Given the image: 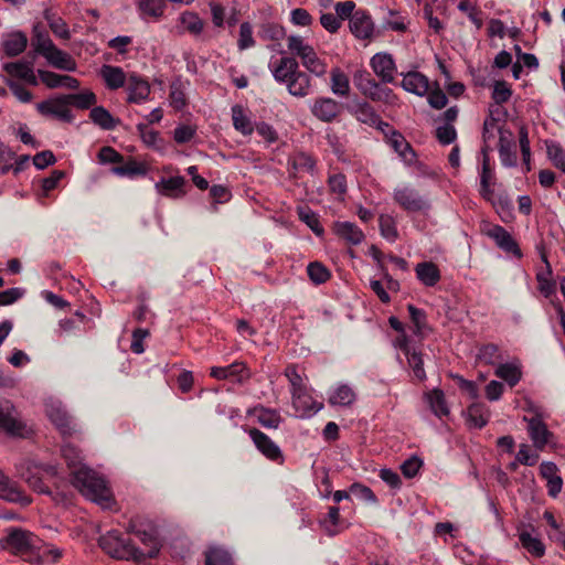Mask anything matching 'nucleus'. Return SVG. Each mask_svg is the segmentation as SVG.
Segmentation results:
<instances>
[{
	"mask_svg": "<svg viewBox=\"0 0 565 565\" xmlns=\"http://www.w3.org/2000/svg\"><path fill=\"white\" fill-rule=\"evenodd\" d=\"M67 98L70 106L73 105L79 109H87L95 105L97 102L96 95L90 90L82 92L78 94H68Z\"/></svg>",
	"mask_w": 565,
	"mask_h": 565,
	"instance_id": "53",
	"label": "nucleus"
},
{
	"mask_svg": "<svg viewBox=\"0 0 565 565\" xmlns=\"http://www.w3.org/2000/svg\"><path fill=\"white\" fill-rule=\"evenodd\" d=\"M44 58L51 66L62 71L75 72L77 68V63L72 55L57 46L46 54Z\"/></svg>",
	"mask_w": 565,
	"mask_h": 565,
	"instance_id": "32",
	"label": "nucleus"
},
{
	"mask_svg": "<svg viewBox=\"0 0 565 565\" xmlns=\"http://www.w3.org/2000/svg\"><path fill=\"white\" fill-rule=\"evenodd\" d=\"M287 47L291 54L300 58L302 65L317 55L313 46L300 35H289L287 38Z\"/></svg>",
	"mask_w": 565,
	"mask_h": 565,
	"instance_id": "26",
	"label": "nucleus"
},
{
	"mask_svg": "<svg viewBox=\"0 0 565 565\" xmlns=\"http://www.w3.org/2000/svg\"><path fill=\"white\" fill-rule=\"evenodd\" d=\"M483 160H482V170L480 174V195L487 200L492 201L493 199V189L494 184V173L490 167L488 151L482 149Z\"/></svg>",
	"mask_w": 565,
	"mask_h": 565,
	"instance_id": "31",
	"label": "nucleus"
},
{
	"mask_svg": "<svg viewBox=\"0 0 565 565\" xmlns=\"http://www.w3.org/2000/svg\"><path fill=\"white\" fill-rule=\"evenodd\" d=\"M526 411L531 416H524L523 422L526 423L527 435L533 444V447L542 451L552 441L554 434L548 429L544 422V415L541 408L533 403H527Z\"/></svg>",
	"mask_w": 565,
	"mask_h": 565,
	"instance_id": "4",
	"label": "nucleus"
},
{
	"mask_svg": "<svg viewBox=\"0 0 565 565\" xmlns=\"http://www.w3.org/2000/svg\"><path fill=\"white\" fill-rule=\"evenodd\" d=\"M275 81L286 85L288 93L295 97L303 98L311 93V78L299 70L297 60L292 56H282L269 64Z\"/></svg>",
	"mask_w": 565,
	"mask_h": 565,
	"instance_id": "2",
	"label": "nucleus"
},
{
	"mask_svg": "<svg viewBox=\"0 0 565 565\" xmlns=\"http://www.w3.org/2000/svg\"><path fill=\"white\" fill-rule=\"evenodd\" d=\"M138 7L142 18L159 20L164 13L167 0H139Z\"/></svg>",
	"mask_w": 565,
	"mask_h": 565,
	"instance_id": "40",
	"label": "nucleus"
},
{
	"mask_svg": "<svg viewBox=\"0 0 565 565\" xmlns=\"http://www.w3.org/2000/svg\"><path fill=\"white\" fill-rule=\"evenodd\" d=\"M249 415L257 418V422L265 428H278L281 423L280 414L275 409L265 408L263 406L254 407L248 411Z\"/></svg>",
	"mask_w": 565,
	"mask_h": 565,
	"instance_id": "36",
	"label": "nucleus"
},
{
	"mask_svg": "<svg viewBox=\"0 0 565 565\" xmlns=\"http://www.w3.org/2000/svg\"><path fill=\"white\" fill-rule=\"evenodd\" d=\"M427 402L431 412L438 416H447L449 414V408L447 406L445 395L440 390H433L426 395Z\"/></svg>",
	"mask_w": 565,
	"mask_h": 565,
	"instance_id": "46",
	"label": "nucleus"
},
{
	"mask_svg": "<svg viewBox=\"0 0 565 565\" xmlns=\"http://www.w3.org/2000/svg\"><path fill=\"white\" fill-rule=\"evenodd\" d=\"M349 25L354 36L361 40L370 39L374 31L371 17L364 11H355L350 19Z\"/></svg>",
	"mask_w": 565,
	"mask_h": 565,
	"instance_id": "21",
	"label": "nucleus"
},
{
	"mask_svg": "<svg viewBox=\"0 0 565 565\" xmlns=\"http://www.w3.org/2000/svg\"><path fill=\"white\" fill-rule=\"evenodd\" d=\"M46 415L63 435H70L74 430L72 418L61 402H49L46 404Z\"/></svg>",
	"mask_w": 565,
	"mask_h": 565,
	"instance_id": "11",
	"label": "nucleus"
},
{
	"mask_svg": "<svg viewBox=\"0 0 565 565\" xmlns=\"http://www.w3.org/2000/svg\"><path fill=\"white\" fill-rule=\"evenodd\" d=\"M39 77L41 82L49 88L65 87L68 89H77L79 82L70 75H61L51 71L39 70Z\"/></svg>",
	"mask_w": 565,
	"mask_h": 565,
	"instance_id": "20",
	"label": "nucleus"
},
{
	"mask_svg": "<svg viewBox=\"0 0 565 565\" xmlns=\"http://www.w3.org/2000/svg\"><path fill=\"white\" fill-rule=\"evenodd\" d=\"M308 276L315 284H323L329 277V270L320 263H310L307 267Z\"/></svg>",
	"mask_w": 565,
	"mask_h": 565,
	"instance_id": "58",
	"label": "nucleus"
},
{
	"mask_svg": "<svg viewBox=\"0 0 565 565\" xmlns=\"http://www.w3.org/2000/svg\"><path fill=\"white\" fill-rule=\"evenodd\" d=\"M210 375L216 380L243 382L249 377V372L243 362L236 361L226 366L211 367Z\"/></svg>",
	"mask_w": 565,
	"mask_h": 565,
	"instance_id": "14",
	"label": "nucleus"
},
{
	"mask_svg": "<svg viewBox=\"0 0 565 565\" xmlns=\"http://www.w3.org/2000/svg\"><path fill=\"white\" fill-rule=\"evenodd\" d=\"M292 404L300 417H310L322 408L306 390L292 394Z\"/></svg>",
	"mask_w": 565,
	"mask_h": 565,
	"instance_id": "25",
	"label": "nucleus"
},
{
	"mask_svg": "<svg viewBox=\"0 0 565 565\" xmlns=\"http://www.w3.org/2000/svg\"><path fill=\"white\" fill-rule=\"evenodd\" d=\"M36 109L43 116H52L66 122L73 120L67 95L51 97L46 100L38 103Z\"/></svg>",
	"mask_w": 565,
	"mask_h": 565,
	"instance_id": "8",
	"label": "nucleus"
},
{
	"mask_svg": "<svg viewBox=\"0 0 565 565\" xmlns=\"http://www.w3.org/2000/svg\"><path fill=\"white\" fill-rule=\"evenodd\" d=\"M2 68L11 77L22 79L25 83L33 86H36L39 84L32 64L29 62L18 61L6 63L3 64Z\"/></svg>",
	"mask_w": 565,
	"mask_h": 565,
	"instance_id": "18",
	"label": "nucleus"
},
{
	"mask_svg": "<svg viewBox=\"0 0 565 565\" xmlns=\"http://www.w3.org/2000/svg\"><path fill=\"white\" fill-rule=\"evenodd\" d=\"M33 44L35 51L43 57L56 46L46 33L41 32L35 34Z\"/></svg>",
	"mask_w": 565,
	"mask_h": 565,
	"instance_id": "59",
	"label": "nucleus"
},
{
	"mask_svg": "<svg viewBox=\"0 0 565 565\" xmlns=\"http://www.w3.org/2000/svg\"><path fill=\"white\" fill-rule=\"evenodd\" d=\"M393 199L396 204L407 212H427L430 209L428 198L419 194L417 190L409 185L395 188Z\"/></svg>",
	"mask_w": 565,
	"mask_h": 565,
	"instance_id": "6",
	"label": "nucleus"
},
{
	"mask_svg": "<svg viewBox=\"0 0 565 565\" xmlns=\"http://www.w3.org/2000/svg\"><path fill=\"white\" fill-rule=\"evenodd\" d=\"M130 532L148 548L141 551V561L146 558H152L159 553V543L153 531H146L137 529L135 525L130 526Z\"/></svg>",
	"mask_w": 565,
	"mask_h": 565,
	"instance_id": "33",
	"label": "nucleus"
},
{
	"mask_svg": "<svg viewBox=\"0 0 565 565\" xmlns=\"http://www.w3.org/2000/svg\"><path fill=\"white\" fill-rule=\"evenodd\" d=\"M0 428L10 435L21 436L24 430L23 423L18 418L13 404L0 398Z\"/></svg>",
	"mask_w": 565,
	"mask_h": 565,
	"instance_id": "10",
	"label": "nucleus"
},
{
	"mask_svg": "<svg viewBox=\"0 0 565 565\" xmlns=\"http://www.w3.org/2000/svg\"><path fill=\"white\" fill-rule=\"evenodd\" d=\"M127 92L129 103L140 104L148 99L150 95L149 83L136 74H131L127 79Z\"/></svg>",
	"mask_w": 565,
	"mask_h": 565,
	"instance_id": "19",
	"label": "nucleus"
},
{
	"mask_svg": "<svg viewBox=\"0 0 565 565\" xmlns=\"http://www.w3.org/2000/svg\"><path fill=\"white\" fill-rule=\"evenodd\" d=\"M340 520V511L337 507H331L328 512L327 519L322 522L326 532L329 535H335L338 533L337 526Z\"/></svg>",
	"mask_w": 565,
	"mask_h": 565,
	"instance_id": "63",
	"label": "nucleus"
},
{
	"mask_svg": "<svg viewBox=\"0 0 565 565\" xmlns=\"http://www.w3.org/2000/svg\"><path fill=\"white\" fill-rule=\"evenodd\" d=\"M340 111L341 105L330 97H320L316 99L311 107L313 116L324 122L332 121Z\"/></svg>",
	"mask_w": 565,
	"mask_h": 565,
	"instance_id": "17",
	"label": "nucleus"
},
{
	"mask_svg": "<svg viewBox=\"0 0 565 565\" xmlns=\"http://www.w3.org/2000/svg\"><path fill=\"white\" fill-rule=\"evenodd\" d=\"M206 565H233L231 555L222 548L212 547L205 554Z\"/></svg>",
	"mask_w": 565,
	"mask_h": 565,
	"instance_id": "54",
	"label": "nucleus"
},
{
	"mask_svg": "<svg viewBox=\"0 0 565 565\" xmlns=\"http://www.w3.org/2000/svg\"><path fill=\"white\" fill-rule=\"evenodd\" d=\"M105 85L109 89H118L126 84V74L119 66L103 65L99 71Z\"/></svg>",
	"mask_w": 565,
	"mask_h": 565,
	"instance_id": "35",
	"label": "nucleus"
},
{
	"mask_svg": "<svg viewBox=\"0 0 565 565\" xmlns=\"http://www.w3.org/2000/svg\"><path fill=\"white\" fill-rule=\"evenodd\" d=\"M289 164L291 166L295 173H300V172L313 173L315 167H316V162L312 159V157L305 152H300V153H297L296 156H294L289 160Z\"/></svg>",
	"mask_w": 565,
	"mask_h": 565,
	"instance_id": "49",
	"label": "nucleus"
},
{
	"mask_svg": "<svg viewBox=\"0 0 565 565\" xmlns=\"http://www.w3.org/2000/svg\"><path fill=\"white\" fill-rule=\"evenodd\" d=\"M468 423L471 427L482 428L489 420V409L483 403L475 402L467 409Z\"/></svg>",
	"mask_w": 565,
	"mask_h": 565,
	"instance_id": "39",
	"label": "nucleus"
},
{
	"mask_svg": "<svg viewBox=\"0 0 565 565\" xmlns=\"http://www.w3.org/2000/svg\"><path fill=\"white\" fill-rule=\"evenodd\" d=\"M179 22L183 28V31L189 32L192 35H200L204 29V22L194 12L185 11L180 14Z\"/></svg>",
	"mask_w": 565,
	"mask_h": 565,
	"instance_id": "42",
	"label": "nucleus"
},
{
	"mask_svg": "<svg viewBox=\"0 0 565 565\" xmlns=\"http://www.w3.org/2000/svg\"><path fill=\"white\" fill-rule=\"evenodd\" d=\"M62 456L71 470L72 483L88 500L109 508L113 495L104 478L82 465L81 451L72 444L62 447Z\"/></svg>",
	"mask_w": 565,
	"mask_h": 565,
	"instance_id": "1",
	"label": "nucleus"
},
{
	"mask_svg": "<svg viewBox=\"0 0 565 565\" xmlns=\"http://www.w3.org/2000/svg\"><path fill=\"white\" fill-rule=\"evenodd\" d=\"M380 233L383 238L390 243H394L398 238L396 221L392 215L381 214L379 217Z\"/></svg>",
	"mask_w": 565,
	"mask_h": 565,
	"instance_id": "47",
	"label": "nucleus"
},
{
	"mask_svg": "<svg viewBox=\"0 0 565 565\" xmlns=\"http://www.w3.org/2000/svg\"><path fill=\"white\" fill-rule=\"evenodd\" d=\"M255 45V40L253 38V28L248 22H243L239 26V36L237 41V46L241 51L247 50Z\"/></svg>",
	"mask_w": 565,
	"mask_h": 565,
	"instance_id": "57",
	"label": "nucleus"
},
{
	"mask_svg": "<svg viewBox=\"0 0 565 565\" xmlns=\"http://www.w3.org/2000/svg\"><path fill=\"white\" fill-rule=\"evenodd\" d=\"M417 279L426 287H434L440 280V270L431 262L418 263L415 267Z\"/></svg>",
	"mask_w": 565,
	"mask_h": 565,
	"instance_id": "34",
	"label": "nucleus"
},
{
	"mask_svg": "<svg viewBox=\"0 0 565 565\" xmlns=\"http://www.w3.org/2000/svg\"><path fill=\"white\" fill-rule=\"evenodd\" d=\"M540 475L546 480L548 495L556 498L563 489V479L558 475L557 466L552 461H543L540 465Z\"/></svg>",
	"mask_w": 565,
	"mask_h": 565,
	"instance_id": "15",
	"label": "nucleus"
},
{
	"mask_svg": "<svg viewBox=\"0 0 565 565\" xmlns=\"http://www.w3.org/2000/svg\"><path fill=\"white\" fill-rule=\"evenodd\" d=\"M249 437L255 447L269 460L282 463L284 456L276 443H274L266 434L257 428L248 430Z\"/></svg>",
	"mask_w": 565,
	"mask_h": 565,
	"instance_id": "9",
	"label": "nucleus"
},
{
	"mask_svg": "<svg viewBox=\"0 0 565 565\" xmlns=\"http://www.w3.org/2000/svg\"><path fill=\"white\" fill-rule=\"evenodd\" d=\"M402 87L406 92L417 96H424L430 89L428 78L419 72H408L405 74L402 81Z\"/></svg>",
	"mask_w": 565,
	"mask_h": 565,
	"instance_id": "27",
	"label": "nucleus"
},
{
	"mask_svg": "<svg viewBox=\"0 0 565 565\" xmlns=\"http://www.w3.org/2000/svg\"><path fill=\"white\" fill-rule=\"evenodd\" d=\"M147 172V166L136 160H129L122 166L111 168V173L119 177L135 178L138 175H146Z\"/></svg>",
	"mask_w": 565,
	"mask_h": 565,
	"instance_id": "43",
	"label": "nucleus"
},
{
	"mask_svg": "<svg viewBox=\"0 0 565 565\" xmlns=\"http://www.w3.org/2000/svg\"><path fill=\"white\" fill-rule=\"evenodd\" d=\"M512 146L511 139L505 138L504 132H501L499 138V154L504 167H514L516 164V153L512 150Z\"/></svg>",
	"mask_w": 565,
	"mask_h": 565,
	"instance_id": "48",
	"label": "nucleus"
},
{
	"mask_svg": "<svg viewBox=\"0 0 565 565\" xmlns=\"http://www.w3.org/2000/svg\"><path fill=\"white\" fill-rule=\"evenodd\" d=\"M436 138L441 145H450L457 138V131L452 125L445 124L436 129Z\"/></svg>",
	"mask_w": 565,
	"mask_h": 565,
	"instance_id": "61",
	"label": "nucleus"
},
{
	"mask_svg": "<svg viewBox=\"0 0 565 565\" xmlns=\"http://www.w3.org/2000/svg\"><path fill=\"white\" fill-rule=\"evenodd\" d=\"M354 84L364 95L370 96L372 99L380 100L382 98V93H391L390 89H382L380 85L371 78L370 73L365 71L355 73Z\"/></svg>",
	"mask_w": 565,
	"mask_h": 565,
	"instance_id": "23",
	"label": "nucleus"
},
{
	"mask_svg": "<svg viewBox=\"0 0 565 565\" xmlns=\"http://www.w3.org/2000/svg\"><path fill=\"white\" fill-rule=\"evenodd\" d=\"M185 179L181 175L161 179L154 184L156 191L164 196L180 198L184 192Z\"/></svg>",
	"mask_w": 565,
	"mask_h": 565,
	"instance_id": "28",
	"label": "nucleus"
},
{
	"mask_svg": "<svg viewBox=\"0 0 565 565\" xmlns=\"http://www.w3.org/2000/svg\"><path fill=\"white\" fill-rule=\"evenodd\" d=\"M298 216L300 221L308 225V227L316 234L321 235L323 233V227L320 224L318 215L306 206H299L297 209Z\"/></svg>",
	"mask_w": 565,
	"mask_h": 565,
	"instance_id": "50",
	"label": "nucleus"
},
{
	"mask_svg": "<svg viewBox=\"0 0 565 565\" xmlns=\"http://www.w3.org/2000/svg\"><path fill=\"white\" fill-rule=\"evenodd\" d=\"M328 184L330 191L339 196H343L347 192V179L342 173H335L329 177Z\"/></svg>",
	"mask_w": 565,
	"mask_h": 565,
	"instance_id": "62",
	"label": "nucleus"
},
{
	"mask_svg": "<svg viewBox=\"0 0 565 565\" xmlns=\"http://www.w3.org/2000/svg\"><path fill=\"white\" fill-rule=\"evenodd\" d=\"M89 117L95 125L105 130L114 129L118 124V120L103 106L94 107L89 113Z\"/></svg>",
	"mask_w": 565,
	"mask_h": 565,
	"instance_id": "44",
	"label": "nucleus"
},
{
	"mask_svg": "<svg viewBox=\"0 0 565 565\" xmlns=\"http://www.w3.org/2000/svg\"><path fill=\"white\" fill-rule=\"evenodd\" d=\"M140 138L148 147H157L160 140L159 132L149 128L147 125L139 124L137 126Z\"/></svg>",
	"mask_w": 565,
	"mask_h": 565,
	"instance_id": "64",
	"label": "nucleus"
},
{
	"mask_svg": "<svg viewBox=\"0 0 565 565\" xmlns=\"http://www.w3.org/2000/svg\"><path fill=\"white\" fill-rule=\"evenodd\" d=\"M407 309L414 324V333L420 337L425 335L428 329L425 312L413 305H408Z\"/></svg>",
	"mask_w": 565,
	"mask_h": 565,
	"instance_id": "52",
	"label": "nucleus"
},
{
	"mask_svg": "<svg viewBox=\"0 0 565 565\" xmlns=\"http://www.w3.org/2000/svg\"><path fill=\"white\" fill-rule=\"evenodd\" d=\"M406 356L408 365L413 370L415 377L423 381L426 377V373L423 367L422 354L415 350L406 349Z\"/></svg>",
	"mask_w": 565,
	"mask_h": 565,
	"instance_id": "56",
	"label": "nucleus"
},
{
	"mask_svg": "<svg viewBox=\"0 0 565 565\" xmlns=\"http://www.w3.org/2000/svg\"><path fill=\"white\" fill-rule=\"evenodd\" d=\"M231 111L234 128L244 136H250L254 131V125L244 107L234 105Z\"/></svg>",
	"mask_w": 565,
	"mask_h": 565,
	"instance_id": "38",
	"label": "nucleus"
},
{
	"mask_svg": "<svg viewBox=\"0 0 565 565\" xmlns=\"http://www.w3.org/2000/svg\"><path fill=\"white\" fill-rule=\"evenodd\" d=\"M19 472L34 491L39 493H50L46 481L57 476V467L43 465L33 459H25L19 466Z\"/></svg>",
	"mask_w": 565,
	"mask_h": 565,
	"instance_id": "3",
	"label": "nucleus"
},
{
	"mask_svg": "<svg viewBox=\"0 0 565 565\" xmlns=\"http://www.w3.org/2000/svg\"><path fill=\"white\" fill-rule=\"evenodd\" d=\"M539 454L531 451L529 445L521 444L515 459L519 463L524 466H534L539 461Z\"/></svg>",
	"mask_w": 565,
	"mask_h": 565,
	"instance_id": "60",
	"label": "nucleus"
},
{
	"mask_svg": "<svg viewBox=\"0 0 565 565\" xmlns=\"http://www.w3.org/2000/svg\"><path fill=\"white\" fill-rule=\"evenodd\" d=\"M477 359L484 364L494 365L499 360H501L498 345L492 343L482 345L479 349Z\"/></svg>",
	"mask_w": 565,
	"mask_h": 565,
	"instance_id": "55",
	"label": "nucleus"
},
{
	"mask_svg": "<svg viewBox=\"0 0 565 565\" xmlns=\"http://www.w3.org/2000/svg\"><path fill=\"white\" fill-rule=\"evenodd\" d=\"M387 141L390 146L398 153L404 163L408 166H413V163H415L416 153L399 132L392 130Z\"/></svg>",
	"mask_w": 565,
	"mask_h": 565,
	"instance_id": "29",
	"label": "nucleus"
},
{
	"mask_svg": "<svg viewBox=\"0 0 565 565\" xmlns=\"http://www.w3.org/2000/svg\"><path fill=\"white\" fill-rule=\"evenodd\" d=\"M0 499L28 505L31 499L0 470Z\"/></svg>",
	"mask_w": 565,
	"mask_h": 565,
	"instance_id": "16",
	"label": "nucleus"
},
{
	"mask_svg": "<svg viewBox=\"0 0 565 565\" xmlns=\"http://www.w3.org/2000/svg\"><path fill=\"white\" fill-rule=\"evenodd\" d=\"M328 401L333 406H350L355 401V393L349 385L341 384L334 388Z\"/></svg>",
	"mask_w": 565,
	"mask_h": 565,
	"instance_id": "41",
	"label": "nucleus"
},
{
	"mask_svg": "<svg viewBox=\"0 0 565 565\" xmlns=\"http://www.w3.org/2000/svg\"><path fill=\"white\" fill-rule=\"evenodd\" d=\"M1 45L8 57H14L25 51L28 46V38L22 31H13L3 35Z\"/></svg>",
	"mask_w": 565,
	"mask_h": 565,
	"instance_id": "22",
	"label": "nucleus"
},
{
	"mask_svg": "<svg viewBox=\"0 0 565 565\" xmlns=\"http://www.w3.org/2000/svg\"><path fill=\"white\" fill-rule=\"evenodd\" d=\"M546 152L554 167L565 173V150L562 146L555 141H546Z\"/></svg>",
	"mask_w": 565,
	"mask_h": 565,
	"instance_id": "51",
	"label": "nucleus"
},
{
	"mask_svg": "<svg viewBox=\"0 0 565 565\" xmlns=\"http://www.w3.org/2000/svg\"><path fill=\"white\" fill-rule=\"evenodd\" d=\"M486 234L492 238L502 250L511 253L518 258L522 257L518 243L504 227L492 225L486 231Z\"/></svg>",
	"mask_w": 565,
	"mask_h": 565,
	"instance_id": "13",
	"label": "nucleus"
},
{
	"mask_svg": "<svg viewBox=\"0 0 565 565\" xmlns=\"http://www.w3.org/2000/svg\"><path fill=\"white\" fill-rule=\"evenodd\" d=\"M494 374L511 387L515 386L522 377L521 366L518 362L498 364Z\"/></svg>",
	"mask_w": 565,
	"mask_h": 565,
	"instance_id": "37",
	"label": "nucleus"
},
{
	"mask_svg": "<svg viewBox=\"0 0 565 565\" xmlns=\"http://www.w3.org/2000/svg\"><path fill=\"white\" fill-rule=\"evenodd\" d=\"M34 545V535L20 527L8 529L7 534L0 540L1 548L12 554H24L32 550Z\"/></svg>",
	"mask_w": 565,
	"mask_h": 565,
	"instance_id": "7",
	"label": "nucleus"
},
{
	"mask_svg": "<svg viewBox=\"0 0 565 565\" xmlns=\"http://www.w3.org/2000/svg\"><path fill=\"white\" fill-rule=\"evenodd\" d=\"M334 233L347 243L359 245L364 241V233L354 223L338 221L333 225Z\"/></svg>",
	"mask_w": 565,
	"mask_h": 565,
	"instance_id": "30",
	"label": "nucleus"
},
{
	"mask_svg": "<svg viewBox=\"0 0 565 565\" xmlns=\"http://www.w3.org/2000/svg\"><path fill=\"white\" fill-rule=\"evenodd\" d=\"M331 92L341 97H345L350 92V82L348 76L338 67L331 71Z\"/></svg>",
	"mask_w": 565,
	"mask_h": 565,
	"instance_id": "45",
	"label": "nucleus"
},
{
	"mask_svg": "<svg viewBox=\"0 0 565 565\" xmlns=\"http://www.w3.org/2000/svg\"><path fill=\"white\" fill-rule=\"evenodd\" d=\"M370 65L383 83H392L394 81L396 66L391 54L376 53L371 58Z\"/></svg>",
	"mask_w": 565,
	"mask_h": 565,
	"instance_id": "12",
	"label": "nucleus"
},
{
	"mask_svg": "<svg viewBox=\"0 0 565 565\" xmlns=\"http://www.w3.org/2000/svg\"><path fill=\"white\" fill-rule=\"evenodd\" d=\"M518 535L522 547L533 557L540 558L545 554V545L534 529H522Z\"/></svg>",
	"mask_w": 565,
	"mask_h": 565,
	"instance_id": "24",
	"label": "nucleus"
},
{
	"mask_svg": "<svg viewBox=\"0 0 565 565\" xmlns=\"http://www.w3.org/2000/svg\"><path fill=\"white\" fill-rule=\"evenodd\" d=\"M99 545L114 558L141 562V550L137 548L129 539L124 537L117 531H109L100 536Z\"/></svg>",
	"mask_w": 565,
	"mask_h": 565,
	"instance_id": "5",
	"label": "nucleus"
}]
</instances>
